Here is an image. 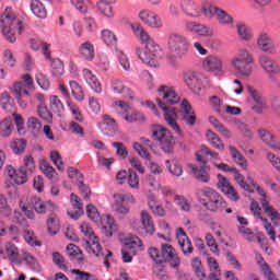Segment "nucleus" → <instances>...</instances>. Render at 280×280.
I'll return each instance as SVG.
<instances>
[{
	"label": "nucleus",
	"instance_id": "nucleus-47",
	"mask_svg": "<svg viewBox=\"0 0 280 280\" xmlns=\"http://www.w3.org/2000/svg\"><path fill=\"white\" fill-rule=\"evenodd\" d=\"M35 80L38 86L43 89V91H49V88L51 86V82L49 81V78H47L45 73L37 72L35 74Z\"/></svg>",
	"mask_w": 280,
	"mask_h": 280
},
{
	"label": "nucleus",
	"instance_id": "nucleus-33",
	"mask_svg": "<svg viewBox=\"0 0 280 280\" xmlns=\"http://www.w3.org/2000/svg\"><path fill=\"white\" fill-rule=\"evenodd\" d=\"M229 150H230V154H231L233 161L236 163V165H240V167H243V170H246V167H248V162L246 161V158H244L240 153V150H237L233 145H230Z\"/></svg>",
	"mask_w": 280,
	"mask_h": 280
},
{
	"label": "nucleus",
	"instance_id": "nucleus-60",
	"mask_svg": "<svg viewBox=\"0 0 280 280\" xmlns=\"http://www.w3.org/2000/svg\"><path fill=\"white\" fill-rule=\"evenodd\" d=\"M0 213L2 215H5V218H9L12 213V209L8 205V199L5 198V195H0Z\"/></svg>",
	"mask_w": 280,
	"mask_h": 280
},
{
	"label": "nucleus",
	"instance_id": "nucleus-56",
	"mask_svg": "<svg viewBox=\"0 0 280 280\" xmlns=\"http://www.w3.org/2000/svg\"><path fill=\"white\" fill-rule=\"evenodd\" d=\"M141 246V240H139L137 236H133L132 238H127L124 242V250H135V248H139Z\"/></svg>",
	"mask_w": 280,
	"mask_h": 280
},
{
	"label": "nucleus",
	"instance_id": "nucleus-44",
	"mask_svg": "<svg viewBox=\"0 0 280 280\" xmlns=\"http://www.w3.org/2000/svg\"><path fill=\"white\" fill-rule=\"evenodd\" d=\"M10 148L14 154H23L25 148H27V140L15 139L10 143Z\"/></svg>",
	"mask_w": 280,
	"mask_h": 280
},
{
	"label": "nucleus",
	"instance_id": "nucleus-10",
	"mask_svg": "<svg viewBox=\"0 0 280 280\" xmlns=\"http://www.w3.org/2000/svg\"><path fill=\"white\" fill-rule=\"evenodd\" d=\"M81 233L89 237V241H85L86 246H89L90 250L96 256L104 255V250L102 249V245H100V238L95 235L93 228L89 226V224L83 223L80 225Z\"/></svg>",
	"mask_w": 280,
	"mask_h": 280
},
{
	"label": "nucleus",
	"instance_id": "nucleus-21",
	"mask_svg": "<svg viewBox=\"0 0 280 280\" xmlns=\"http://www.w3.org/2000/svg\"><path fill=\"white\" fill-rule=\"evenodd\" d=\"M180 8L184 14L191 16V19H200L202 16V12H200L198 4L194 0H183Z\"/></svg>",
	"mask_w": 280,
	"mask_h": 280
},
{
	"label": "nucleus",
	"instance_id": "nucleus-43",
	"mask_svg": "<svg viewBox=\"0 0 280 280\" xmlns=\"http://www.w3.org/2000/svg\"><path fill=\"white\" fill-rule=\"evenodd\" d=\"M206 137L210 144L213 145V148L217 150H224V143H221L222 140L215 132L208 130L206 132Z\"/></svg>",
	"mask_w": 280,
	"mask_h": 280
},
{
	"label": "nucleus",
	"instance_id": "nucleus-6",
	"mask_svg": "<svg viewBox=\"0 0 280 280\" xmlns=\"http://www.w3.org/2000/svg\"><path fill=\"white\" fill-rule=\"evenodd\" d=\"M23 81L26 84L22 81L16 82L13 84L10 91L13 97H15L19 106L22 108H27V102H30V92L27 91V88L32 89V86H34V80L32 79V75L24 74Z\"/></svg>",
	"mask_w": 280,
	"mask_h": 280
},
{
	"label": "nucleus",
	"instance_id": "nucleus-24",
	"mask_svg": "<svg viewBox=\"0 0 280 280\" xmlns=\"http://www.w3.org/2000/svg\"><path fill=\"white\" fill-rule=\"evenodd\" d=\"M220 8L215 5V2L212 0H203L201 1V14L206 16V19H214L215 14H218V11Z\"/></svg>",
	"mask_w": 280,
	"mask_h": 280
},
{
	"label": "nucleus",
	"instance_id": "nucleus-49",
	"mask_svg": "<svg viewBox=\"0 0 280 280\" xmlns=\"http://www.w3.org/2000/svg\"><path fill=\"white\" fill-rule=\"evenodd\" d=\"M102 39L105 45H117V36L108 28L102 31Z\"/></svg>",
	"mask_w": 280,
	"mask_h": 280
},
{
	"label": "nucleus",
	"instance_id": "nucleus-57",
	"mask_svg": "<svg viewBox=\"0 0 280 280\" xmlns=\"http://www.w3.org/2000/svg\"><path fill=\"white\" fill-rule=\"evenodd\" d=\"M206 244L207 246H209L211 253H213L214 255H220V249L218 248V243L215 242V237H213V234H206Z\"/></svg>",
	"mask_w": 280,
	"mask_h": 280
},
{
	"label": "nucleus",
	"instance_id": "nucleus-26",
	"mask_svg": "<svg viewBox=\"0 0 280 280\" xmlns=\"http://www.w3.org/2000/svg\"><path fill=\"white\" fill-rule=\"evenodd\" d=\"M83 77L89 86L94 90L95 93H102V84L97 80V77L89 69L83 70Z\"/></svg>",
	"mask_w": 280,
	"mask_h": 280
},
{
	"label": "nucleus",
	"instance_id": "nucleus-31",
	"mask_svg": "<svg viewBox=\"0 0 280 280\" xmlns=\"http://www.w3.org/2000/svg\"><path fill=\"white\" fill-rule=\"evenodd\" d=\"M203 67L208 71H222V60L215 56H209L203 61Z\"/></svg>",
	"mask_w": 280,
	"mask_h": 280
},
{
	"label": "nucleus",
	"instance_id": "nucleus-17",
	"mask_svg": "<svg viewBox=\"0 0 280 280\" xmlns=\"http://www.w3.org/2000/svg\"><path fill=\"white\" fill-rule=\"evenodd\" d=\"M185 30L186 32L198 34V36H213V30L211 27L198 22H186Z\"/></svg>",
	"mask_w": 280,
	"mask_h": 280
},
{
	"label": "nucleus",
	"instance_id": "nucleus-32",
	"mask_svg": "<svg viewBox=\"0 0 280 280\" xmlns=\"http://www.w3.org/2000/svg\"><path fill=\"white\" fill-rule=\"evenodd\" d=\"M30 44H31V48L34 51H38L42 49L45 58H47L48 60H51V52L49 51V47H50L49 44H47L45 42H36V39H31Z\"/></svg>",
	"mask_w": 280,
	"mask_h": 280
},
{
	"label": "nucleus",
	"instance_id": "nucleus-12",
	"mask_svg": "<svg viewBox=\"0 0 280 280\" xmlns=\"http://www.w3.org/2000/svg\"><path fill=\"white\" fill-rule=\"evenodd\" d=\"M256 45L260 51H264V54H275L277 51V46L275 45L272 37L266 32L258 34Z\"/></svg>",
	"mask_w": 280,
	"mask_h": 280
},
{
	"label": "nucleus",
	"instance_id": "nucleus-35",
	"mask_svg": "<svg viewBox=\"0 0 280 280\" xmlns=\"http://www.w3.org/2000/svg\"><path fill=\"white\" fill-rule=\"evenodd\" d=\"M80 54L85 60H93L95 58V48L90 42H85L80 46Z\"/></svg>",
	"mask_w": 280,
	"mask_h": 280
},
{
	"label": "nucleus",
	"instance_id": "nucleus-11",
	"mask_svg": "<svg viewBox=\"0 0 280 280\" xmlns=\"http://www.w3.org/2000/svg\"><path fill=\"white\" fill-rule=\"evenodd\" d=\"M139 19L142 21V23H144V25L153 27L154 30H161V27H163V21H161L159 14L150 9L141 10L139 12Z\"/></svg>",
	"mask_w": 280,
	"mask_h": 280
},
{
	"label": "nucleus",
	"instance_id": "nucleus-38",
	"mask_svg": "<svg viewBox=\"0 0 280 280\" xmlns=\"http://www.w3.org/2000/svg\"><path fill=\"white\" fill-rule=\"evenodd\" d=\"M49 102L50 110L58 115V117H62V113H65V105H62V101L59 100L58 96H50Z\"/></svg>",
	"mask_w": 280,
	"mask_h": 280
},
{
	"label": "nucleus",
	"instance_id": "nucleus-9",
	"mask_svg": "<svg viewBox=\"0 0 280 280\" xmlns=\"http://www.w3.org/2000/svg\"><path fill=\"white\" fill-rule=\"evenodd\" d=\"M36 170V162H34V158L28 155L24 159V166H21L15 171L13 176V180L15 185H23L27 183V174H33Z\"/></svg>",
	"mask_w": 280,
	"mask_h": 280
},
{
	"label": "nucleus",
	"instance_id": "nucleus-55",
	"mask_svg": "<svg viewBox=\"0 0 280 280\" xmlns=\"http://www.w3.org/2000/svg\"><path fill=\"white\" fill-rule=\"evenodd\" d=\"M261 207L267 215H270L271 220H280V214L272 208V206H268V200L262 199Z\"/></svg>",
	"mask_w": 280,
	"mask_h": 280
},
{
	"label": "nucleus",
	"instance_id": "nucleus-30",
	"mask_svg": "<svg viewBox=\"0 0 280 280\" xmlns=\"http://www.w3.org/2000/svg\"><path fill=\"white\" fill-rule=\"evenodd\" d=\"M115 198H116L115 210L121 214L128 213L129 209L128 207L124 206V202H126V200H135V197H132V195H125V196L117 195L115 196Z\"/></svg>",
	"mask_w": 280,
	"mask_h": 280
},
{
	"label": "nucleus",
	"instance_id": "nucleus-51",
	"mask_svg": "<svg viewBox=\"0 0 280 280\" xmlns=\"http://www.w3.org/2000/svg\"><path fill=\"white\" fill-rule=\"evenodd\" d=\"M70 89L72 91L73 97L77 100V102H82L84 100V92L82 91V88L80 84L75 81H70Z\"/></svg>",
	"mask_w": 280,
	"mask_h": 280
},
{
	"label": "nucleus",
	"instance_id": "nucleus-48",
	"mask_svg": "<svg viewBox=\"0 0 280 280\" xmlns=\"http://www.w3.org/2000/svg\"><path fill=\"white\" fill-rule=\"evenodd\" d=\"M7 254H8L10 261H12L13 264L21 265V260L19 259V248L16 247V245L9 244L7 246Z\"/></svg>",
	"mask_w": 280,
	"mask_h": 280
},
{
	"label": "nucleus",
	"instance_id": "nucleus-18",
	"mask_svg": "<svg viewBox=\"0 0 280 280\" xmlns=\"http://www.w3.org/2000/svg\"><path fill=\"white\" fill-rule=\"evenodd\" d=\"M202 77L196 71H188L184 74V82L192 91H202Z\"/></svg>",
	"mask_w": 280,
	"mask_h": 280
},
{
	"label": "nucleus",
	"instance_id": "nucleus-3",
	"mask_svg": "<svg viewBox=\"0 0 280 280\" xmlns=\"http://www.w3.org/2000/svg\"><path fill=\"white\" fill-rule=\"evenodd\" d=\"M141 42L144 44V48H136V54L138 58L143 61L149 67L156 69L159 67V61H156V54H159V45L150 38V35L144 31L138 35Z\"/></svg>",
	"mask_w": 280,
	"mask_h": 280
},
{
	"label": "nucleus",
	"instance_id": "nucleus-22",
	"mask_svg": "<svg viewBox=\"0 0 280 280\" xmlns=\"http://www.w3.org/2000/svg\"><path fill=\"white\" fill-rule=\"evenodd\" d=\"M183 109V121L187 124V126H196V114L194 112V107L189 104L187 100H184L180 104Z\"/></svg>",
	"mask_w": 280,
	"mask_h": 280
},
{
	"label": "nucleus",
	"instance_id": "nucleus-36",
	"mask_svg": "<svg viewBox=\"0 0 280 280\" xmlns=\"http://www.w3.org/2000/svg\"><path fill=\"white\" fill-rule=\"evenodd\" d=\"M49 235H56L60 231V220L56 218V214L51 212L50 217L46 221Z\"/></svg>",
	"mask_w": 280,
	"mask_h": 280
},
{
	"label": "nucleus",
	"instance_id": "nucleus-7",
	"mask_svg": "<svg viewBox=\"0 0 280 280\" xmlns=\"http://www.w3.org/2000/svg\"><path fill=\"white\" fill-rule=\"evenodd\" d=\"M255 59L253 55H250L248 50L241 48L237 52V57L232 60V66L242 78H250L253 68L248 65H253Z\"/></svg>",
	"mask_w": 280,
	"mask_h": 280
},
{
	"label": "nucleus",
	"instance_id": "nucleus-27",
	"mask_svg": "<svg viewBox=\"0 0 280 280\" xmlns=\"http://www.w3.org/2000/svg\"><path fill=\"white\" fill-rule=\"evenodd\" d=\"M140 220L143 231H145L148 235H154V221H152L150 213H148L145 210H142L140 213Z\"/></svg>",
	"mask_w": 280,
	"mask_h": 280
},
{
	"label": "nucleus",
	"instance_id": "nucleus-50",
	"mask_svg": "<svg viewBox=\"0 0 280 280\" xmlns=\"http://www.w3.org/2000/svg\"><path fill=\"white\" fill-rule=\"evenodd\" d=\"M51 73L55 78H60L65 73V63H62V60L55 59L51 61Z\"/></svg>",
	"mask_w": 280,
	"mask_h": 280
},
{
	"label": "nucleus",
	"instance_id": "nucleus-52",
	"mask_svg": "<svg viewBox=\"0 0 280 280\" xmlns=\"http://www.w3.org/2000/svg\"><path fill=\"white\" fill-rule=\"evenodd\" d=\"M68 176L71 178L72 183H75V185L80 182H84V175L73 166L68 167Z\"/></svg>",
	"mask_w": 280,
	"mask_h": 280
},
{
	"label": "nucleus",
	"instance_id": "nucleus-59",
	"mask_svg": "<svg viewBox=\"0 0 280 280\" xmlns=\"http://www.w3.org/2000/svg\"><path fill=\"white\" fill-rule=\"evenodd\" d=\"M50 159H51L54 165H56L57 170H59V172L65 171V168L62 167V165H65V162H62V156L60 155V152L51 151Z\"/></svg>",
	"mask_w": 280,
	"mask_h": 280
},
{
	"label": "nucleus",
	"instance_id": "nucleus-25",
	"mask_svg": "<svg viewBox=\"0 0 280 280\" xmlns=\"http://www.w3.org/2000/svg\"><path fill=\"white\" fill-rule=\"evenodd\" d=\"M102 224V233L106 235V237H113V232L117 231V225L115 224V219L110 215H106L101 220Z\"/></svg>",
	"mask_w": 280,
	"mask_h": 280
},
{
	"label": "nucleus",
	"instance_id": "nucleus-39",
	"mask_svg": "<svg viewBox=\"0 0 280 280\" xmlns=\"http://www.w3.org/2000/svg\"><path fill=\"white\" fill-rule=\"evenodd\" d=\"M232 174H234V180H236V183L240 185L242 189H244V191L255 194V189L253 188V186L246 183L244 175H242L240 171H237V168L236 172H233Z\"/></svg>",
	"mask_w": 280,
	"mask_h": 280
},
{
	"label": "nucleus",
	"instance_id": "nucleus-23",
	"mask_svg": "<svg viewBox=\"0 0 280 280\" xmlns=\"http://www.w3.org/2000/svg\"><path fill=\"white\" fill-rule=\"evenodd\" d=\"M112 91L113 93L125 94L127 100H135V93L132 90H130V88L126 86L121 80H112Z\"/></svg>",
	"mask_w": 280,
	"mask_h": 280
},
{
	"label": "nucleus",
	"instance_id": "nucleus-64",
	"mask_svg": "<svg viewBox=\"0 0 280 280\" xmlns=\"http://www.w3.org/2000/svg\"><path fill=\"white\" fill-rule=\"evenodd\" d=\"M128 185L132 189H139V176L137 175V172H135L132 168H129Z\"/></svg>",
	"mask_w": 280,
	"mask_h": 280
},
{
	"label": "nucleus",
	"instance_id": "nucleus-34",
	"mask_svg": "<svg viewBox=\"0 0 280 280\" xmlns=\"http://www.w3.org/2000/svg\"><path fill=\"white\" fill-rule=\"evenodd\" d=\"M31 10L38 19H47V9H45V5L40 0H32Z\"/></svg>",
	"mask_w": 280,
	"mask_h": 280
},
{
	"label": "nucleus",
	"instance_id": "nucleus-37",
	"mask_svg": "<svg viewBox=\"0 0 280 280\" xmlns=\"http://www.w3.org/2000/svg\"><path fill=\"white\" fill-rule=\"evenodd\" d=\"M214 19L218 21L219 25H233L234 23L233 16L220 8Z\"/></svg>",
	"mask_w": 280,
	"mask_h": 280
},
{
	"label": "nucleus",
	"instance_id": "nucleus-28",
	"mask_svg": "<svg viewBox=\"0 0 280 280\" xmlns=\"http://www.w3.org/2000/svg\"><path fill=\"white\" fill-rule=\"evenodd\" d=\"M258 135L261 141H264V143H266L267 145H270L272 150H280V143L275 141V136H272L270 131L266 129H259Z\"/></svg>",
	"mask_w": 280,
	"mask_h": 280
},
{
	"label": "nucleus",
	"instance_id": "nucleus-16",
	"mask_svg": "<svg viewBox=\"0 0 280 280\" xmlns=\"http://www.w3.org/2000/svg\"><path fill=\"white\" fill-rule=\"evenodd\" d=\"M31 205L36 213H54L56 211V203L51 201H44L38 197L31 199Z\"/></svg>",
	"mask_w": 280,
	"mask_h": 280
},
{
	"label": "nucleus",
	"instance_id": "nucleus-14",
	"mask_svg": "<svg viewBox=\"0 0 280 280\" xmlns=\"http://www.w3.org/2000/svg\"><path fill=\"white\" fill-rule=\"evenodd\" d=\"M175 235L182 253H184V255H191V253H194V245H191V240H189L185 230L177 228Z\"/></svg>",
	"mask_w": 280,
	"mask_h": 280
},
{
	"label": "nucleus",
	"instance_id": "nucleus-62",
	"mask_svg": "<svg viewBox=\"0 0 280 280\" xmlns=\"http://www.w3.org/2000/svg\"><path fill=\"white\" fill-rule=\"evenodd\" d=\"M75 10L81 12V14H86L89 10V0H70Z\"/></svg>",
	"mask_w": 280,
	"mask_h": 280
},
{
	"label": "nucleus",
	"instance_id": "nucleus-4",
	"mask_svg": "<svg viewBox=\"0 0 280 280\" xmlns=\"http://www.w3.org/2000/svg\"><path fill=\"white\" fill-rule=\"evenodd\" d=\"M198 195L203 197L199 199L202 207H206V209L212 213H215L218 209H225L226 207V201H224V198H222L221 195L211 187L199 189Z\"/></svg>",
	"mask_w": 280,
	"mask_h": 280
},
{
	"label": "nucleus",
	"instance_id": "nucleus-54",
	"mask_svg": "<svg viewBox=\"0 0 280 280\" xmlns=\"http://www.w3.org/2000/svg\"><path fill=\"white\" fill-rule=\"evenodd\" d=\"M247 91L250 94V97H253L254 102H256V104H260V106H266V98H264L259 91L254 90L250 85H247Z\"/></svg>",
	"mask_w": 280,
	"mask_h": 280
},
{
	"label": "nucleus",
	"instance_id": "nucleus-20",
	"mask_svg": "<svg viewBox=\"0 0 280 280\" xmlns=\"http://www.w3.org/2000/svg\"><path fill=\"white\" fill-rule=\"evenodd\" d=\"M98 128L104 135L110 137V135L117 132V122L108 114H105L103 115V121L98 122Z\"/></svg>",
	"mask_w": 280,
	"mask_h": 280
},
{
	"label": "nucleus",
	"instance_id": "nucleus-29",
	"mask_svg": "<svg viewBox=\"0 0 280 280\" xmlns=\"http://www.w3.org/2000/svg\"><path fill=\"white\" fill-rule=\"evenodd\" d=\"M236 32L241 40H245L246 43L253 40V31L246 26V23L238 22L236 24Z\"/></svg>",
	"mask_w": 280,
	"mask_h": 280
},
{
	"label": "nucleus",
	"instance_id": "nucleus-53",
	"mask_svg": "<svg viewBox=\"0 0 280 280\" xmlns=\"http://www.w3.org/2000/svg\"><path fill=\"white\" fill-rule=\"evenodd\" d=\"M26 126L32 132H40V130L43 129V124L36 117H30L27 119Z\"/></svg>",
	"mask_w": 280,
	"mask_h": 280
},
{
	"label": "nucleus",
	"instance_id": "nucleus-41",
	"mask_svg": "<svg viewBox=\"0 0 280 280\" xmlns=\"http://www.w3.org/2000/svg\"><path fill=\"white\" fill-rule=\"evenodd\" d=\"M37 114L46 124H54V114L43 103L37 106Z\"/></svg>",
	"mask_w": 280,
	"mask_h": 280
},
{
	"label": "nucleus",
	"instance_id": "nucleus-5",
	"mask_svg": "<svg viewBox=\"0 0 280 280\" xmlns=\"http://www.w3.org/2000/svg\"><path fill=\"white\" fill-rule=\"evenodd\" d=\"M151 138L153 141L160 142V148L166 154L174 153V147L176 145V140L172 136L170 129L163 127L162 125H153L151 128Z\"/></svg>",
	"mask_w": 280,
	"mask_h": 280
},
{
	"label": "nucleus",
	"instance_id": "nucleus-1",
	"mask_svg": "<svg viewBox=\"0 0 280 280\" xmlns=\"http://www.w3.org/2000/svg\"><path fill=\"white\" fill-rule=\"evenodd\" d=\"M158 93L162 100L155 98V102L158 103L159 108L163 110L166 124H168L170 128L177 135H183L180 126L176 122L178 112L176 110V107H173L180 102V96L176 94V90L170 85H160Z\"/></svg>",
	"mask_w": 280,
	"mask_h": 280
},
{
	"label": "nucleus",
	"instance_id": "nucleus-8",
	"mask_svg": "<svg viewBox=\"0 0 280 280\" xmlns=\"http://www.w3.org/2000/svg\"><path fill=\"white\" fill-rule=\"evenodd\" d=\"M189 49V39L178 33L168 36V50L172 58H183Z\"/></svg>",
	"mask_w": 280,
	"mask_h": 280
},
{
	"label": "nucleus",
	"instance_id": "nucleus-19",
	"mask_svg": "<svg viewBox=\"0 0 280 280\" xmlns=\"http://www.w3.org/2000/svg\"><path fill=\"white\" fill-rule=\"evenodd\" d=\"M258 62L261 69L266 71V73H271V74H279L280 73V67L279 63L275 61V59L266 56V55H260L258 57Z\"/></svg>",
	"mask_w": 280,
	"mask_h": 280
},
{
	"label": "nucleus",
	"instance_id": "nucleus-61",
	"mask_svg": "<svg viewBox=\"0 0 280 280\" xmlns=\"http://www.w3.org/2000/svg\"><path fill=\"white\" fill-rule=\"evenodd\" d=\"M86 213L92 222L97 223L102 220V218H100V212H97V208L91 203L86 206Z\"/></svg>",
	"mask_w": 280,
	"mask_h": 280
},
{
	"label": "nucleus",
	"instance_id": "nucleus-63",
	"mask_svg": "<svg viewBox=\"0 0 280 280\" xmlns=\"http://www.w3.org/2000/svg\"><path fill=\"white\" fill-rule=\"evenodd\" d=\"M52 261L55 266H58L60 270L67 271V265H65V257L58 252L52 253Z\"/></svg>",
	"mask_w": 280,
	"mask_h": 280
},
{
	"label": "nucleus",
	"instance_id": "nucleus-46",
	"mask_svg": "<svg viewBox=\"0 0 280 280\" xmlns=\"http://www.w3.org/2000/svg\"><path fill=\"white\" fill-rule=\"evenodd\" d=\"M10 135H12V118L5 117L0 121V136L10 137Z\"/></svg>",
	"mask_w": 280,
	"mask_h": 280
},
{
	"label": "nucleus",
	"instance_id": "nucleus-13",
	"mask_svg": "<svg viewBox=\"0 0 280 280\" xmlns=\"http://www.w3.org/2000/svg\"><path fill=\"white\" fill-rule=\"evenodd\" d=\"M175 249L170 244L162 245V250L160 253L161 262L165 264V261H168L171 268H178L180 266V258L176 256Z\"/></svg>",
	"mask_w": 280,
	"mask_h": 280
},
{
	"label": "nucleus",
	"instance_id": "nucleus-15",
	"mask_svg": "<svg viewBox=\"0 0 280 280\" xmlns=\"http://www.w3.org/2000/svg\"><path fill=\"white\" fill-rule=\"evenodd\" d=\"M190 174L199 180V183H209L211 180V166L203 165V166H196L194 164H189Z\"/></svg>",
	"mask_w": 280,
	"mask_h": 280
},
{
	"label": "nucleus",
	"instance_id": "nucleus-40",
	"mask_svg": "<svg viewBox=\"0 0 280 280\" xmlns=\"http://www.w3.org/2000/svg\"><path fill=\"white\" fill-rule=\"evenodd\" d=\"M112 3L115 2L98 1L96 3V8L101 11V14H103L104 16H107V19H113V16H115V13L113 12Z\"/></svg>",
	"mask_w": 280,
	"mask_h": 280
},
{
	"label": "nucleus",
	"instance_id": "nucleus-42",
	"mask_svg": "<svg viewBox=\"0 0 280 280\" xmlns=\"http://www.w3.org/2000/svg\"><path fill=\"white\" fill-rule=\"evenodd\" d=\"M125 121L129 124H143L145 121V116L141 112H129L127 115L124 116Z\"/></svg>",
	"mask_w": 280,
	"mask_h": 280
},
{
	"label": "nucleus",
	"instance_id": "nucleus-2",
	"mask_svg": "<svg viewBox=\"0 0 280 280\" xmlns=\"http://www.w3.org/2000/svg\"><path fill=\"white\" fill-rule=\"evenodd\" d=\"M21 23L12 8L8 7L4 9L0 15V32L8 43H16L15 30H18L19 34H23V25Z\"/></svg>",
	"mask_w": 280,
	"mask_h": 280
},
{
	"label": "nucleus",
	"instance_id": "nucleus-58",
	"mask_svg": "<svg viewBox=\"0 0 280 280\" xmlns=\"http://www.w3.org/2000/svg\"><path fill=\"white\" fill-rule=\"evenodd\" d=\"M165 163L168 172H171L173 176H177V178L183 176V166H180V164H178L177 162H173L172 165L170 164V160H166Z\"/></svg>",
	"mask_w": 280,
	"mask_h": 280
},
{
	"label": "nucleus",
	"instance_id": "nucleus-45",
	"mask_svg": "<svg viewBox=\"0 0 280 280\" xmlns=\"http://www.w3.org/2000/svg\"><path fill=\"white\" fill-rule=\"evenodd\" d=\"M149 208L154 215H159L160 218H163V215H165V209H163V206L156 202V197L154 196L150 197Z\"/></svg>",
	"mask_w": 280,
	"mask_h": 280
}]
</instances>
